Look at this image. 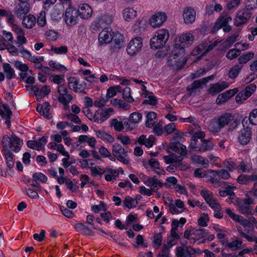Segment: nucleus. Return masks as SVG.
<instances>
[{
  "instance_id": "nucleus-37",
  "label": "nucleus",
  "mask_w": 257,
  "mask_h": 257,
  "mask_svg": "<svg viewBox=\"0 0 257 257\" xmlns=\"http://www.w3.org/2000/svg\"><path fill=\"white\" fill-rule=\"evenodd\" d=\"M123 15L124 20L129 21L136 17L137 11L133 8H128L123 10Z\"/></svg>"
},
{
  "instance_id": "nucleus-53",
  "label": "nucleus",
  "mask_w": 257,
  "mask_h": 257,
  "mask_svg": "<svg viewBox=\"0 0 257 257\" xmlns=\"http://www.w3.org/2000/svg\"><path fill=\"white\" fill-rule=\"evenodd\" d=\"M149 94H146L144 96L145 98L148 99H145L143 101V104H148L151 105H155L158 103V100L156 96L152 95H149Z\"/></svg>"
},
{
  "instance_id": "nucleus-6",
  "label": "nucleus",
  "mask_w": 257,
  "mask_h": 257,
  "mask_svg": "<svg viewBox=\"0 0 257 257\" xmlns=\"http://www.w3.org/2000/svg\"><path fill=\"white\" fill-rule=\"evenodd\" d=\"M78 15H79L77 10L73 8L66 9L64 18L66 24L71 27L76 25L78 19Z\"/></svg>"
},
{
  "instance_id": "nucleus-33",
  "label": "nucleus",
  "mask_w": 257,
  "mask_h": 257,
  "mask_svg": "<svg viewBox=\"0 0 257 257\" xmlns=\"http://www.w3.org/2000/svg\"><path fill=\"white\" fill-rule=\"evenodd\" d=\"M35 23L36 18L32 15H29L27 17H25L22 21L23 26L28 29L32 28Z\"/></svg>"
},
{
  "instance_id": "nucleus-12",
  "label": "nucleus",
  "mask_w": 257,
  "mask_h": 257,
  "mask_svg": "<svg viewBox=\"0 0 257 257\" xmlns=\"http://www.w3.org/2000/svg\"><path fill=\"white\" fill-rule=\"evenodd\" d=\"M79 82V80L75 77H70L68 79L69 88L72 89L76 92H82L86 87V84L85 82H83L80 84V87H78Z\"/></svg>"
},
{
  "instance_id": "nucleus-46",
  "label": "nucleus",
  "mask_w": 257,
  "mask_h": 257,
  "mask_svg": "<svg viewBox=\"0 0 257 257\" xmlns=\"http://www.w3.org/2000/svg\"><path fill=\"white\" fill-rule=\"evenodd\" d=\"M57 92L59 93L58 100L59 101H64L65 99L63 98L64 95L68 93L67 88L63 84H60L57 87Z\"/></svg>"
},
{
  "instance_id": "nucleus-8",
  "label": "nucleus",
  "mask_w": 257,
  "mask_h": 257,
  "mask_svg": "<svg viewBox=\"0 0 257 257\" xmlns=\"http://www.w3.org/2000/svg\"><path fill=\"white\" fill-rule=\"evenodd\" d=\"M182 16L186 24H192L195 20L196 11L193 8L188 7L184 9Z\"/></svg>"
},
{
  "instance_id": "nucleus-19",
  "label": "nucleus",
  "mask_w": 257,
  "mask_h": 257,
  "mask_svg": "<svg viewBox=\"0 0 257 257\" xmlns=\"http://www.w3.org/2000/svg\"><path fill=\"white\" fill-rule=\"evenodd\" d=\"M2 107L4 110L0 108V115L2 117L6 119L5 123L7 124L9 128L11 125V118L12 115V112L9 108V106L7 104H3Z\"/></svg>"
},
{
  "instance_id": "nucleus-54",
  "label": "nucleus",
  "mask_w": 257,
  "mask_h": 257,
  "mask_svg": "<svg viewBox=\"0 0 257 257\" xmlns=\"http://www.w3.org/2000/svg\"><path fill=\"white\" fill-rule=\"evenodd\" d=\"M131 88L130 87H125L123 91L122 98L125 101L132 103L134 101V99L131 94Z\"/></svg>"
},
{
  "instance_id": "nucleus-45",
  "label": "nucleus",
  "mask_w": 257,
  "mask_h": 257,
  "mask_svg": "<svg viewBox=\"0 0 257 257\" xmlns=\"http://www.w3.org/2000/svg\"><path fill=\"white\" fill-rule=\"evenodd\" d=\"M2 143L3 146L4 151L6 152L7 151H9V148H12L11 137H10L8 135L3 136Z\"/></svg>"
},
{
  "instance_id": "nucleus-57",
  "label": "nucleus",
  "mask_w": 257,
  "mask_h": 257,
  "mask_svg": "<svg viewBox=\"0 0 257 257\" xmlns=\"http://www.w3.org/2000/svg\"><path fill=\"white\" fill-rule=\"evenodd\" d=\"M114 110L112 108H105L102 110L100 114V116L102 118L101 120L104 121L108 119L110 117L111 113Z\"/></svg>"
},
{
  "instance_id": "nucleus-55",
  "label": "nucleus",
  "mask_w": 257,
  "mask_h": 257,
  "mask_svg": "<svg viewBox=\"0 0 257 257\" xmlns=\"http://www.w3.org/2000/svg\"><path fill=\"white\" fill-rule=\"evenodd\" d=\"M240 54V51L238 49H230L226 53V57L228 59L232 60Z\"/></svg>"
},
{
  "instance_id": "nucleus-2",
  "label": "nucleus",
  "mask_w": 257,
  "mask_h": 257,
  "mask_svg": "<svg viewBox=\"0 0 257 257\" xmlns=\"http://www.w3.org/2000/svg\"><path fill=\"white\" fill-rule=\"evenodd\" d=\"M234 204L238 206L240 213L246 215L252 214V208L249 206L253 204V200L251 198H236Z\"/></svg>"
},
{
  "instance_id": "nucleus-1",
  "label": "nucleus",
  "mask_w": 257,
  "mask_h": 257,
  "mask_svg": "<svg viewBox=\"0 0 257 257\" xmlns=\"http://www.w3.org/2000/svg\"><path fill=\"white\" fill-rule=\"evenodd\" d=\"M169 37L168 31L166 29H160L150 40V46L152 49H157L166 43Z\"/></svg>"
},
{
  "instance_id": "nucleus-7",
  "label": "nucleus",
  "mask_w": 257,
  "mask_h": 257,
  "mask_svg": "<svg viewBox=\"0 0 257 257\" xmlns=\"http://www.w3.org/2000/svg\"><path fill=\"white\" fill-rule=\"evenodd\" d=\"M143 43L141 37L132 40L128 43L126 51L130 55H134L138 52L142 47Z\"/></svg>"
},
{
  "instance_id": "nucleus-44",
  "label": "nucleus",
  "mask_w": 257,
  "mask_h": 257,
  "mask_svg": "<svg viewBox=\"0 0 257 257\" xmlns=\"http://www.w3.org/2000/svg\"><path fill=\"white\" fill-rule=\"evenodd\" d=\"M138 201L129 196H126L123 200L124 206L128 208L136 207Z\"/></svg>"
},
{
  "instance_id": "nucleus-22",
  "label": "nucleus",
  "mask_w": 257,
  "mask_h": 257,
  "mask_svg": "<svg viewBox=\"0 0 257 257\" xmlns=\"http://www.w3.org/2000/svg\"><path fill=\"white\" fill-rule=\"evenodd\" d=\"M232 18L228 16H223L219 17L216 21L214 27H213V31H217L224 26L228 24L231 22Z\"/></svg>"
},
{
  "instance_id": "nucleus-18",
  "label": "nucleus",
  "mask_w": 257,
  "mask_h": 257,
  "mask_svg": "<svg viewBox=\"0 0 257 257\" xmlns=\"http://www.w3.org/2000/svg\"><path fill=\"white\" fill-rule=\"evenodd\" d=\"M251 136V128L248 126L241 131L240 135L238 137L239 143L242 145H246L250 141Z\"/></svg>"
},
{
  "instance_id": "nucleus-15",
  "label": "nucleus",
  "mask_w": 257,
  "mask_h": 257,
  "mask_svg": "<svg viewBox=\"0 0 257 257\" xmlns=\"http://www.w3.org/2000/svg\"><path fill=\"white\" fill-rule=\"evenodd\" d=\"M47 142V138L45 137H42L37 141H28L27 146L31 149L39 151L42 149Z\"/></svg>"
},
{
  "instance_id": "nucleus-59",
  "label": "nucleus",
  "mask_w": 257,
  "mask_h": 257,
  "mask_svg": "<svg viewBox=\"0 0 257 257\" xmlns=\"http://www.w3.org/2000/svg\"><path fill=\"white\" fill-rule=\"evenodd\" d=\"M33 178H34L38 182L45 183L47 181V177L42 173H35L33 175Z\"/></svg>"
},
{
  "instance_id": "nucleus-25",
  "label": "nucleus",
  "mask_w": 257,
  "mask_h": 257,
  "mask_svg": "<svg viewBox=\"0 0 257 257\" xmlns=\"http://www.w3.org/2000/svg\"><path fill=\"white\" fill-rule=\"evenodd\" d=\"M221 185L223 186L224 189L219 190V194L220 196L224 197L227 195L235 196V193H234V190L236 189L235 187L228 185L224 181H222Z\"/></svg>"
},
{
  "instance_id": "nucleus-30",
  "label": "nucleus",
  "mask_w": 257,
  "mask_h": 257,
  "mask_svg": "<svg viewBox=\"0 0 257 257\" xmlns=\"http://www.w3.org/2000/svg\"><path fill=\"white\" fill-rule=\"evenodd\" d=\"M74 228L76 231L81 232L85 235L92 236L94 234V232L91 229L82 223H76Z\"/></svg>"
},
{
  "instance_id": "nucleus-56",
  "label": "nucleus",
  "mask_w": 257,
  "mask_h": 257,
  "mask_svg": "<svg viewBox=\"0 0 257 257\" xmlns=\"http://www.w3.org/2000/svg\"><path fill=\"white\" fill-rule=\"evenodd\" d=\"M110 124L111 126H113L114 130L117 132H120L124 128L122 122L118 121L117 119L115 118L111 120Z\"/></svg>"
},
{
  "instance_id": "nucleus-43",
  "label": "nucleus",
  "mask_w": 257,
  "mask_h": 257,
  "mask_svg": "<svg viewBox=\"0 0 257 257\" xmlns=\"http://www.w3.org/2000/svg\"><path fill=\"white\" fill-rule=\"evenodd\" d=\"M95 134L98 138H99L104 141H106L109 143H112L114 140V138L110 135L101 131H96Z\"/></svg>"
},
{
  "instance_id": "nucleus-21",
  "label": "nucleus",
  "mask_w": 257,
  "mask_h": 257,
  "mask_svg": "<svg viewBox=\"0 0 257 257\" xmlns=\"http://www.w3.org/2000/svg\"><path fill=\"white\" fill-rule=\"evenodd\" d=\"M185 155H182L176 153H172L169 156H165L163 157L164 160L166 164H169L170 163H176L177 164H183L182 161L183 157Z\"/></svg>"
},
{
  "instance_id": "nucleus-10",
  "label": "nucleus",
  "mask_w": 257,
  "mask_h": 257,
  "mask_svg": "<svg viewBox=\"0 0 257 257\" xmlns=\"http://www.w3.org/2000/svg\"><path fill=\"white\" fill-rule=\"evenodd\" d=\"M167 19V16L165 13H158L154 15L150 20V25L154 28L159 27Z\"/></svg>"
},
{
  "instance_id": "nucleus-28",
  "label": "nucleus",
  "mask_w": 257,
  "mask_h": 257,
  "mask_svg": "<svg viewBox=\"0 0 257 257\" xmlns=\"http://www.w3.org/2000/svg\"><path fill=\"white\" fill-rule=\"evenodd\" d=\"M217 119L219 121L220 126L223 128L231 122L233 120V115L230 113H224L222 114Z\"/></svg>"
},
{
  "instance_id": "nucleus-9",
  "label": "nucleus",
  "mask_w": 257,
  "mask_h": 257,
  "mask_svg": "<svg viewBox=\"0 0 257 257\" xmlns=\"http://www.w3.org/2000/svg\"><path fill=\"white\" fill-rule=\"evenodd\" d=\"M114 44L110 46V50L112 52L118 51L123 45V36L119 32H116L112 36Z\"/></svg>"
},
{
  "instance_id": "nucleus-26",
  "label": "nucleus",
  "mask_w": 257,
  "mask_h": 257,
  "mask_svg": "<svg viewBox=\"0 0 257 257\" xmlns=\"http://www.w3.org/2000/svg\"><path fill=\"white\" fill-rule=\"evenodd\" d=\"M170 148L177 154L186 155L187 152L186 146L179 142L171 143Z\"/></svg>"
},
{
  "instance_id": "nucleus-14",
  "label": "nucleus",
  "mask_w": 257,
  "mask_h": 257,
  "mask_svg": "<svg viewBox=\"0 0 257 257\" xmlns=\"http://www.w3.org/2000/svg\"><path fill=\"white\" fill-rule=\"evenodd\" d=\"M238 91L237 88L233 89H230L225 91L224 92L218 95L216 98V103L217 104H221L222 103L226 102L230 98L233 96Z\"/></svg>"
},
{
  "instance_id": "nucleus-52",
  "label": "nucleus",
  "mask_w": 257,
  "mask_h": 257,
  "mask_svg": "<svg viewBox=\"0 0 257 257\" xmlns=\"http://www.w3.org/2000/svg\"><path fill=\"white\" fill-rule=\"evenodd\" d=\"M142 118V115L138 112H135L131 113L128 118L129 121L132 123H139Z\"/></svg>"
},
{
  "instance_id": "nucleus-31",
  "label": "nucleus",
  "mask_w": 257,
  "mask_h": 257,
  "mask_svg": "<svg viewBox=\"0 0 257 257\" xmlns=\"http://www.w3.org/2000/svg\"><path fill=\"white\" fill-rule=\"evenodd\" d=\"M206 83V81L205 79H198L194 81L191 85H188L186 88V90L192 93L195 92L197 89L201 88L202 85Z\"/></svg>"
},
{
  "instance_id": "nucleus-29",
  "label": "nucleus",
  "mask_w": 257,
  "mask_h": 257,
  "mask_svg": "<svg viewBox=\"0 0 257 257\" xmlns=\"http://www.w3.org/2000/svg\"><path fill=\"white\" fill-rule=\"evenodd\" d=\"M216 45V42L209 45H207L206 43H203L197 46L196 51L198 52V54L204 55L212 50Z\"/></svg>"
},
{
  "instance_id": "nucleus-34",
  "label": "nucleus",
  "mask_w": 257,
  "mask_h": 257,
  "mask_svg": "<svg viewBox=\"0 0 257 257\" xmlns=\"http://www.w3.org/2000/svg\"><path fill=\"white\" fill-rule=\"evenodd\" d=\"M3 70L6 73V78L8 79H12L15 76V72L10 64L5 63L3 65Z\"/></svg>"
},
{
  "instance_id": "nucleus-61",
  "label": "nucleus",
  "mask_w": 257,
  "mask_h": 257,
  "mask_svg": "<svg viewBox=\"0 0 257 257\" xmlns=\"http://www.w3.org/2000/svg\"><path fill=\"white\" fill-rule=\"evenodd\" d=\"M248 119L252 125H257V109H253L250 113Z\"/></svg>"
},
{
  "instance_id": "nucleus-49",
  "label": "nucleus",
  "mask_w": 257,
  "mask_h": 257,
  "mask_svg": "<svg viewBox=\"0 0 257 257\" xmlns=\"http://www.w3.org/2000/svg\"><path fill=\"white\" fill-rule=\"evenodd\" d=\"M212 172L213 173V176H218L222 179L227 180L230 177V174L226 170L222 169L218 171L213 170Z\"/></svg>"
},
{
  "instance_id": "nucleus-5",
  "label": "nucleus",
  "mask_w": 257,
  "mask_h": 257,
  "mask_svg": "<svg viewBox=\"0 0 257 257\" xmlns=\"http://www.w3.org/2000/svg\"><path fill=\"white\" fill-rule=\"evenodd\" d=\"M251 16L250 10L245 8L240 10L237 14L236 17L234 19V25L237 26H240L245 23L250 19Z\"/></svg>"
},
{
  "instance_id": "nucleus-50",
  "label": "nucleus",
  "mask_w": 257,
  "mask_h": 257,
  "mask_svg": "<svg viewBox=\"0 0 257 257\" xmlns=\"http://www.w3.org/2000/svg\"><path fill=\"white\" fill-rule=\"evenodd\" d=\"M209 128L210 131L213 133H218L221 131L222 128L219 123L217 119L213 120L209 125Z\"/></svg>"
},
{
  "instance_id": "nucleus-39",
  "label": "nucleus",
  "mask_w": 257,
  "mask_h": 257,
  "mask_svg": "<svg viewBox=\"0 0 257 257\" xmlns=\"http://www.w3.org/2000/svg\"><path fill=\"white\" fill-rule=\"evenodd\" d=\"M146 117V126L148 127H152L156 122L157 114L154 112L151 111L148 113Z\"/></svg>"
},
{
  "instance_id": "nucleus-36",
  "label": "nucleus",
  "mask_w": 257,
  "mask_h": 257,
  "mask_svg": "<svg viewBox=\"0 0 257 257\" xmlns=\"http://www.w3.org/2000/svg\"><path fill=\"white\" fill-rule=\"evenodd\" d=\"M213 147V144L209 140L203 139L201 140L200 146L197 151L198 152H206L211 150Z\"/></svg>"
},
{
  "instance_id": "nucleus-17",
  "label": "nucleus",
  "mask_w": 257,
  "mask_h": 257,
  "mask_svg": "<svg viewBox=\"0 0 257 257\" xmlns=\"http://www.w3.org/2000/svg\"><path fill=\"white\" fill-rule=\"evenodd\" d=\"M80 17L83 19H87L92 15V10L87 4H83L79 7L77 10Z\"/></svg>"
},
{
  "instance_id": "nucleus-63",
  "label": "nucleus",
  "mask_w": 257,
  "mask_h": 257,
  "mask_svg": "<svg viewBox=\"0 0 257 257\" xmlns=\"http://www.w3.org/2000/svg\"><path fill=\"white\" fill-rule=\"evenodd\" d=\"M51 51L56 54H62L66 53L67 52L68 49L67 47L65 46H62L58 48L52 46L51 47Z\"/></svg>"
},
{
  "instance_id": "nucleus-35",
  "label": "nucleus",
  "mask_w": 257,
  "mask_h": 257,
  "mask_svg": "<svg viewBox=\"0 0 257 257\" xmlns=\"http://www.w3.org/2000/svg\"><path fill=\"white\" fill-rule=\"evenodd\" d=\"M256 179H257V175L255 174H252L249 176L241 175L237 178V181L239 184H245L249 181H254Z\"/></svg>"
},
{
  "instance_id": "nucleus-23",
  "label": "nucleus",
  "mask_w": 257,
  "mask_h": 257,
  "mask_svg": "<svg viewBox=\"0 0 257 257\" xmlns=\"http://www.w3.org/2000/svg\"><path fill=\"white\" fill-rule=\"evenodd\" d=\"M144 184L149 187H151L152 190H158L163 186V183L158 179L156 176L147 178L146 180H144Z\"/></svg>"
},
{
  "instance_id": "nucleus-24",
  "label": "nucleus",
  "mask_w": 257,
  "mask_h": 257,
  "mask_svg": "<svg viewBox=\"0 0 257 257\" xmlns=\"http://www.w3.org/2000/svg\"><path fill=\"white\" fill-rule=\"evenodd\" d=\"M155 141V138L153 136H150L148 138H147L146 136L141 135L135 142V144L138 143L140 145H144L148 148H151L153 146Z\"/></svg>"
},
{
  "instance_id": "nucleus-47",
  "label": "nucleus",
  "mask_w": 257,
  "mask_h": 257,
  "mask_svg": "<svg viewBox=\"0 0 257 257\" xmlns=\"http://www.w3.org/2000/svg\"><path fill=\"white\" fill-rule=\"evenodd\" d=\"M5 159L6 160L7 165L9 169H11L14 167V162L13 161L14 155L10 151L4 152Z\"/></svg>"
},
{
  "instance_id": "nucleus-13",
  "label": "nucleus",
  "mask_w": 257,
  "mask_h": 257,
  "mask_svg": "<svg viewBox=\"0 0 257 257\" xmlns=\"http://www.w3.org/2000/svg\"><path fill=\"white\" fill-rule=\"evenodd\" d=\"M195 253H196V249L191 246H187L185 248L181 246L176 248L177 257H192Z\"/></svg>"
},
{
  "instance_id": "nucleus-20",
  "label": "nucleus",
  "mask_w": 257,
  "mask_h": 257,
  "mask_svg": "<svg viewBox=\"0 0 257 257\" xmlns=\"http://www.w3.org/2000/svg\"><path fill=\"white\" fill-rule=\"evenodd\" d=\"M112 40V36L111 33L108 29H104L100 32L98 36V41L100 45L107 44Z\"/></svg>"
},
{
  "instance_id": "nucleus-58",
  "label": "nucleus",
  "mask_w": 257,
  "mask_h": 257,
  "mask_svg": "<svg viewBox=\"0 0 257 257\" xmlns=\"http://www.w3.org/2000/svg\"><path fill=\"white\" fill-rule=\"evenodd\" d=\"M200 194L204 198L207 203L214 197L213 193L207 190H202L200 192Z\"/></svg>"
},
{
  "instance_id": "nucleus-27",
  "label": "nucleus",
  "mask_w": 257,
  "mask_h": 257,
  "mask_svg": "<svg viewBox=\"0 0 257 257\" xmlns=\"http://www.w3.org/2000/svg\"><path fill=\"white\" fill-rule=\"evenodd\" d=\"M49 103L48 102H45L43 105L39 104L37 105L36 109L41 115H44L48 119H51L52 115L49 113Z\"/></svg>"
},
{
  "instance_id": "nucleus-62",
  "label": "nucleus",
  "mask_w": 257,
  "mask_h": 257,
  "mask_svg": "<svg viewBox=\"0 0 257 257\" xmlns=\"http://www.w3.org/2000/svg\"><path fill=\"white\" fill-rule=\"evenodd\" d=\"M248 97L247 94L244 90L239 92L235 97V100L237 103H242L244 100H246Z\"/></svg>"
},
{
  "instance_id": "nucleus-3",
  "label": "nucleus",
  "mask_w": 257,
  "mask_h": 257,
  "mask_svg": "<svg viewBox=\"0 0 257 257\" xmlns=\"http://www.w3.org/2000/svg\"><path fill=\"white\" fill-rule=\"evenodd\" d=\"M112 155L119 162L125 165L130 163V159L128 158L127 152L119 144L115 143L112 146Z\"/></svg>"
},
{
  "instance_id": "nucleus-32",
  "label": "nucleus",
  "mask_w": 257,
  "mask_h": 257,
  "mask_svg": "<svg viewBox=\"0 0 257 257\" xmlns=\"http://www.w3.org/2000/svg\"><path fill=\"white\" fill-rule=\"evenodd\" d=\"M169 164L171 165L167 167L166 170L171 173H173L178 170L184 171L188 168L187 165L184 164H177L176 163H170Z\"/></svg>"
},
{
  "instance_id": "nucleus-38",
  "label": "nucleus",
  "mask_w": 257,
  "mask_h": 257,
  "mask_svg": "<svg viewBox=\"0 0 257 257\" xmlns=\"http://www.w3.org/2000/svg\"><path fill=\"white\" fill-rule=\"evenodd\" d=\"M192 234L193 235V236L198 240L202 238L206 237L208 233L207 230L201 228L198 229H192Z\"/></svg>"
},
{
  "instance_id": "nucleus-41",
  "label": "nucleus",
  "mask_w": 257,
  "mask_h": 257,
  "mask_svg": "<svg viewBox=\"0 0 257 257\" xmlns=\"http://www.w3.org/2000/svg\"><path fill=\"white\" fill-rule=\"evenodd\" d=\"M242 68V65L238 64L232 67L228 71V75L229 77L231 79L235 78L238 76Z\"/></svg>"
},
{
  "instance_id": "nucleus-51",
  "label": "nucleus",
  "mask_w": 257,
  "mask_h": 257,
  "mask_svg": "<svg viewBox=\"0 0 257 257\" xmlns=\"http://www.w3.org/2000/svg\"><path fill=\"white\" fill-rule=\"evenodd\" d=\"M242 244V241L238 240L236 239L234 241H232L230 242L227 243L226 244V246L231 249L232 250H236L238 249H239L241 247V245Z\"/></svg>"
},
{
  "instance_id": "nucleus-64",
  "label": "nucleus",
  "mask_w": 257,
  "mask_h": 257,
  "mask_svg": "<svg viewBox=\"0 0 257 257\" xmlns=\"http://www.w3.org/2000/svg\"><path fill=\"white\" fill-rule=\"evenodd\" d=\"M46 23L45 12L44 11H41L38 18L37 24L40 27H43L45 25Z\"/></svg>"
},
{
  "instance_id": "nucleus-42",
  "label": "nucleus",
  "mask_w": 257,
  "mask_h": 257,
  "mask_svg": "<svg viewBox=\"0 0 257 257\" xmlns=\"http://www.w3.org/2000/svg\"><path fill=\"white\" fill-rule=\"evenodd\" d=\"M236 222L240 223L243 227H246L247 229V233H249V230L253 229V227L251 224V222L248 220L243 218L242 216L239 215L238 218L236 220Z\"/></svg>"
},
{
  "instance_id": "nucleus-48",
  "label": "nucleus",
  "mask_w": 257,
  "mask_h": 257,
  "mask_svg": "<svg viewBox=\"0 0 257 257\" xmlns=\"http://www.w3.org/2000/svg\"><path fill=\"white\" fill-rule=\"evenodd\" d=\"M254 56L253 52H248L245 54L242 55L238 59L239 64L242 65V64H245L252 59Z\"/></svg>"
},
{
  "instance_id": "nucleus-40",
  "label": "nucleus",
  "mask_w": 257,
  "mask_h": 257,
  "mask_svg": "<svg viewBox=\"0 0 257 257\" xmlns=\"http://www.w3.org/2000/svg\"><path fill=\"white\" fill-rule=\"evenodd\" d=\"M191 160L195 163L203 165L204 167L208 166V160L204 159L203 157L197 155H193L191 157Z\"/></svg>"
},
{
  "instance_id": "nucleus-60",
  "label": "nucleus",
  "mask_w": 257,
  "mask_h": 257,
  "mask_svg": "<svg viewBox=\"0 0 257 257\" xmlns=\"http://www.w3.org/2000/svg\"><path fill=\"white\" fill-rule=\"evenodd\" d=\"M224 164L225 167L230 171L237 168L236 163L233 162L231 159H229L225 161L224 162Z\"/></svg>"
},
{
  "instance_id": "nucleus-11",
  "label": "nucleus",
  "mask_w": 257,
  "mask_h": 257,
  "mask_svg": "<svg viewBox=\"0 0 257 257\" xmlns=\"http://www.w3.org/2000/svg\"><path fill=\"white\" fill-rule=\"evenodd\" d=\"M113 21L111 16L104 15L100 16L95 22V26L97 28H103L110 25Z\"/></svg>"
},
{
  "instance_id": "nucleus-4",
  "label": "nucleus",
  "mask_w": 257,
  "mask_h": 257,
  "mask_svg": "<svg viewBox=\"0 0 257 257\" xmlns=\"http://www.w3.org/2000/svg\"><path fill=\"white\" fill-rule=\"evenodd\" d=\"M194 40L193 35L191 33L182 34L178 40H176L175 48L177 50H182L185 47H188L192 44Z\"/></svg>"
},
{
  "instance_id": "nucleus-16",
  "label": "nucleus",
  "mask_w": 257,
  "mask_h": 257,
  "mask_svg": "<svg viewBox=\"0 0 257 257\" xmlns=\"http://www.w3.org/2000/svg\"><path fill=\"white\" fill-rule=\"evenodd\" d=\"M30 10V4L26 2H21L18 4L15 11V14L18 17H24L28 13Z\"/></svg>"
}]
</instances>
